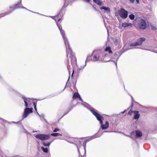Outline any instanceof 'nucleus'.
<instances>
[{"instance_id":"f257e3e1","label":"nucleus","mask_w":157,"mask_h":157,"mask_svg":"<svg viewBox=\"0 0 157 157\" xmlns=\"http://www.w3.org/2000/svg\"><path fill=\"white\" fill-rule=\"evenodd\" d=\"M66 48V52L67 57V59L65 62V63L67 66L68 70L70 73V65H69V60L68 58V56L71 58V61L72 63H76V58L74 54L72 52V49L70 47V44L68 41L64 43Z\"/></svg>"},{"instance_id":"f03ea898","label":"nucleus","mask_w":157,"mask_h":157,"mask_svg":"<svg viewBox=\"0 0 157 157\" xmlns=\"http://www.w3.org/2000/svg\"><path fill=\"white\" fill-rule=\"evenodd\" d=\"M91 111L93 114L96 117L97 120L100 121L101 128L102 130L106 129L109 128V123L108 121H106L104 124L103 123V121L104 120V118L102 116L95 110H92Z\"/></svg>"},{"instance_id":"7ed1b4c3","label":"nucleus","mask_w":157,"mask_h":157,"mask_svg":"<svg viewBox=\"0 0 157 157\" xmlns=\"http://www.w3.org/2000/svg\"><path fill=\"white\" fill-rule=\"evenodd\" d=\"M138 21L137 26L140 29H145L147 28V23L145 21L139 17L135 19V21Z\"/></svg>"},{"instance_id":"20e7f679","label":"nucleus","mask_w":157,"mask_h":157,"mask_svg":"<svg viewBox=\"0 0 157 157\" xmlns=\"http://www.w3.org/2000/svg\"><path fill=\"white\" fill-rule=\"evenodd\" d=\"M117 14L123 19H125L128 16V12L123 8H121L120 10H118L116 13V15Z\"/></svg>"},{"instance_id":"39448f33","label":"nucleus","mask_w":157,"mask_h":157,"mask_svg":"<svg viewBox=\"0 0 157 157\" xmlns=\"http://www.w3.org/2000/svg\"><path fill=\"white\" fill-rule=\"evenodd\" d=\"M145 40L146 38H145L141 37L139 38L137 40L136 42L131 44L130 46L131 47H133L141 45L143 42L145 41Z\"/></svg>"},{"instance_id":"423d86ee","label":"nucleus","mask_w":157,"mask_h":157,"mask_svg":"<svg viewBox=\"0 0 157 157\" xmlns=\"http://www.w3.org/2000/svg\"><path fill=\"white\" fill-rule=\"evenodd\" d=\"M35 137L39 140H44L49 139L50 135L46 134H39L36 135Z\"/></svg>"},{"instance_id":"0eeeda50","label":"nucleus","mask_w":157,"mask_h":157,"mask_svg":"<svg viewBox=\"0 0 157 157\" xmlns=\"http://www.w3.org/2000/svg\"><path fill=\"white\" fill-rule=\"evenodd\" d=\"M63 16L62 11L60 10L56 15L55 16H53L52 18L54 19L56 21H57L58 22H59V21H61L62 19Z\"/></svg>"},{"instance_id":"6e6552de","label":"nucleus","mask_w":157,"mask_h":157,"mask_svg":"<svg viewBox=\"0 0 157 157\" xmlns=\"http://www.w3.org/2000/svg\"><path fill=\"white\" fill-rule=\"evenodd\" d=\"M33 108H29L26 107L24 110L23 117L24 118L26 117L29 113H33Z\"/></svg>"},{"instance_id":"1a4fd4ad","label":"nucleus","mask_w":157,"mask_h":157,"mask_svg":"<svg viewBox=\"0 0 157 157\" xmlns=\"http://www.w3.org/2000/svg\"><path fill=\"white\" fill-rule=\"evenodd\" d=\"M22 6L21 2L19 1L17 3L14 5L13 6V7H10V8L12 9V10H15L18 9L20 8H23L24 9H27L25 7H22Z\"/></svg>"},{"instance_id":"9d476101","label":"nucleus","mask_w":157,"mask_h":157,"mask_svg":"<svg viewBox=\"0 0 157 157\" xmlns=\"http://www.w3.org/2000/svg\"><path fill=\"white\" fill-rule=\"evenodd\" d=\"M91 56L92 57V59L93 61H96L99 60L100 58L99 54L98 53H95V52L94 51Z\"/></svg>"},{"instance_id":"9b49d317","label":"nucleus","mask_w":157,"mask_h":157,"mask_svg":"<svg viewBox=\"0 0 157 157\" xmlns=\"http://www.w3.org/2000/svg\"><path fill=\"white\" fill-rule=\"evenodd\" d=\"M23 99L24 100L25 106L26 107H29V105H30L31 104L30 101V99L27 98H24Z\"/></svg>"},{"instance_id":"f8f14e48","label":"nucleus","mask_w":157,"mask_h":157,"mask_svg":"<svg viewBox=\"0 0 157 157\" xmlns=\"http://www.w3.org/2000/svg\"><path fill=\"white\" fill-rule=\"evenodd\" d=\"M60 33L63 37V39L64 40V43L68 41V40L67 38L65 36V33L64 31L62 29L59 30Z\"/></svg>"},{"instance_id":"ddd939ff","label":"nucleus","mask_w":157,"mask_h":157,"mask_svg":"<svg viewBox=\"0 0 157 157\" xmlns=\"http://www.w3.org/2000/svg\"><path fill=\"white\" fill-rule=\"evenodd\" d=\"M133 112L134 113V119L135 120H138L140 117V114L139 112L137 111H133Z\"/></svg>"},{"instance_id":"4468645a","label":"nucleus","mask_w":157,"mask_h":157,"mask_svg":"<svg viewBox=\"0 0 157 157\" xmlns=\"http://www.w3.org/2000/svg\"><path fill=\"white\" fill-rule=\"evenodd\" d=\"M135 133H136V138L141 137L142 136V132L140 131H138V130L135 131Z\"/></svg>"},{"instance_id":"2eb2a0df","label":"nucleus","mask_w":157,"mask_h":157,"mask_svg":"<svg viewBox=\"0 0 157 157\" xmlns=\"http://www.w3.org/2000/svg\"><path fill=\"white\" fill-rule=\"evenodd\" d=\"M122 26L124 28H126L129 26H132V24L130 23L125 22L122 23Z\"/></svg>"},{"instance_id":"dca6fc26","label":"nucleus","mask_w":157,"mask_h":157,"mask_svg":"<svg viewBox=\"0 0 157 157\" xmlns=\"http://www.w3.org/2000/svg\"><path fill=\"white\" fill-rule=\"evenodd\" d=\"M105 51L106 52H108L109 54H112L113 53V52L111 50V47L109 46H108L106 47L105 49Z\"/></svg>"},{"instance_id":"f3484780","label":"nucleus","mask_w":157,"mask_h":157,"mask_svg":"<svg viewBox=\"0 0 157 157\" xmlns=\"http://www.w3.org/2000/svg\"><path fill=\"white\" fill-rule=\"evenodd\" d=\"M93 2L99 6L102 5V1L100 0H93Z\"/></svg>"},{"instance_id":"a211bd4d","label":"nucleus","mask_w":157,"mask_h":157,"mask_svg":"<svg viewBox=\"0 0 157 157\" xmlns=\"http://www.w3.org/2000/svg\"><path fill=\"white\" fill-rule=\"evenodd\" d=\"M78 97H79V94L78 93L75 92L73 94L72 98L74 99L76 98H78Z\"/></svg>"},{"instance_id":"6ab92c4d","label":"nucleus","mask_w":157,"mask_h":157,"mask_svg":"<svg viewBox=\"0 0 157 157\" xmlns=\"http://www.w3.org/2000/svg\"><path fill=\"white\" fill-rule=\"evenodd\" d=\"M100 9L102 10H104L105 11H106L107 12H110V10L109 8L106 7H100Z\"/></svg>"},{"instance_id":"aec40b11","label":"nucleus","mask_w":157,"mask_h":157,"mask_svg":"<svg viewBox=\"0 0 157 157\" xmlns=\"http://www.w3.org/2000/svg\"><path fill=\"white\" fill-rule=\"evenodd\" d=\"M95 138V137L94 136H92L89 137L86 140L85 142H87L90 141L91 140Z\"/></svg>"},{"instance_id":"412c9836","label":"nucleus","mask_w":157,"mask_h":157,"mask_svg":"<svg viewBox=\"0 0 157 157\" xmlns=\"http://www.w3.org/2000/svg\"><path fill=\"white\" fill-rule=\"evenodd\" d=\"M41 149L45 153H48V151L47 148H45L43 147H41Z\"/></svg>"},{"instance_id":"4be33fe9","label":"nucleus","mask_w":157,"mask_h":157,"mask_svg":"<svg viewBox=\"0 0 157 157\" xmlns=\"http://www.w3.org/2000/svg\"><path fill=\"white\" fill-rule=\"evenodd\" d=\"M56 24L57 25V26L59 29V30L62 29V27L60 24H59V22H58L57 21H56Z\"/></svg>"},{"instance_id":"5701e85b","label":"nucleus","mask_w":157,"mask_h":157,"mask_svg":"<svg viewBox=\"0 0 157 157\" xmlns=\"http://www.w3.org/2000/svg\"><path fill=\"white\" fill-rule=\"evenodd\" d=\"M51 143V142H48L47 143H46L44 142H43V144L45 146H48L49 147Z\"/></svg>"},{"instance_id":"b1692460","label":"nucleus","mask_w":157,"mask_h":157,"mask_svg":"<svg viewBox=\"0 0 157 157\" xmlns=\"http://www.w3.org/2000/svg\"><path fill=\"white\" fill-rule=\"evenodd\" d=\"M129 17L130 19L131 20H134L135 18V15L133 14H130L129 15Z\"/></svg>"},{"instance_id":"393cba45","label":"nucleus","mask_w":157,"mask_h":157,"mask_svg":"<svg viewBox=\"0 0 157 157\" xmlns=\"http://www.w3.org/2000/svg\"><path fill=\"white\" fill-rule=\"evenodd\" d=\"M51 135L52 136H60L61 135L60 134L58 133H52Z\"/></svg>"},{"instance_id":"a878e982","label":"nucleus","mask_w":157,"mask_h":157,"mask_svg":"<svg viewBox=\"0 0 157 157\" xmlns=\"http://www.w3.org/2000/svg\"><path fill=\"white\" fill-rule=\"evenodd\" d=\"M132 106L133 105H132ZM132 108H131V109H130V110L129 111V112H128V114L130 116H131L132 114V113L133 112V111H132Z\"/></svg>"},{"instance_id":"bb28decb","label":"nucleus","mask_w":157,"mask_h":157,"mask_svg":"<svg viewBox=\"0 0 157 157\" xmlns=\"http://www.w3.org/2000/svg\"><path fill=\"white\" fill-rule=\"evenodd\" d=\"M36 104H37L36 102H33V105L34 106V108L35 110L36 111V110H37V109H36Z\"/></svg>"},{"instance_id":"cd10ccee","label":"nucleus","mask_w":157,"mask_h":157,"mask_svg":"<svg viewBox=\"0 0 157 157\" xmlns=\"http://www.w3.org/2000/svg\"><path fill=\"white\" fill-rule=\"evenodd\" d=\"M59 131V129L58 128H55L53 130V132H56L58 131Z\"/></svg>"},{"instance_id":"c85d7f7f","label":"nucleus","mask_w":157,"mask_h":157,"mask_svg":"<svg viewBox=\"0 0 157 157\" xmlns=\"http://www.w3.org/2000/svg\"><path fill=\"white\" fill-rule=\"evenodd\" d=\"M151 29L153 30H155L156 29V28L155 27L151 26Z\"/></svg>"},{"instance_id":"c756f323","label":"nucleus","mask_w":157,"mask_h":157,"mask_svg":"<svg viewBox=\"0 0 157 157\" xmlns=\"http://www.w3.org/2000/svg\"><path fill=\"white\" fill-rule=\"evenodd\" d=\"M135 0H129V1L132 3H134Z\"/></svg>"},{"instance_id":"7c9ffc66","label":"nucleus","mask_w":157,"mask_h":157,"mask_svg":"<svg viewBox=\"0 0 157 157\" xmlns=\"http://www.w3.org/2000/svg\"><path fill=\"white\" fill-rule=\"evenodd\" d=\"M74 70L73 69V71H72V75H71V77H72L73 75L74 74Z\"/></svg>"},{"instance_id":"2f4dec72","label":"nucleus","mask_w":157,"mask_h":157,"mask_svg":"<svg viewBox=\"0 0 157 157\" xmlns=\"http://www.w3.org/2000/svg\"><path fill=\"white\" fill-rule=\"evenodd\" d=\"M136 1L137 3H139V0H136Z\"/></svg>"},{"instance_id":"473e14b6","label":"nucleus","mask_w":157,"mask_h":157,"mask_svg":"<svg viewBox=\"0 0 157 157\" xmlns=\"http://www.w3.org/2000/svg\"><path fill=\"white\" fill-rule=\"evenodd\" d=\"M78 98H79V99L81 101L82 100V98H81L80 97V96L79 95V97H78Z\"/></svg>"},{"instance_id":"72a5a7b5","label":"nucleus","mask_w":157,"mask_h":157,"mask_svg":"<svg viewBox=\"0 0 157 157\" xmlns=\"http://www.w3.org/2000/svg\"><path fill=\"white\" fill-rule=\"evenodd\" d=\"M91 0H86V1L87 2H89Z\"/></svg>"},{"instance_id":"f704fd0d","label":"nucleus","mask_w":157,"mask_h":157,"mask_svg":"<svg viewBox=\"0 0 157 157\" xmlns=\"http://www.w3.org/2000/svg\"><path fill=\"white\" fill-rule=\"evenodd\" d=\"M3 15V14H0V15H2V16H5V15H6V14H5V15H3V16H2V15Z\"/></svg>"},{"instance_id":"c9c22d12","label":"nucleus","mask_w":157,"mask_h":157,"mask_svg":"<svg viewBox=\"0 0 157 157\" xmlns=\"http://www.w3.org/2000/svg\"><path fill=\"white\" fill-rule=\"evenodd\" d=\"M79 157H84L83 156L80 155L79 156Z\"/></svg>"},{"instance_id":"e433bc0d","label":"nucleus","mask_w":157,"mask_h":157,"mask_svg":"<svg viewBox=\"0 0 157 157\" xmlns=\"http://www.w3.org/2000/svg\"><path fill=\"white\" fill-rule=\"evenodd\" d=\"M66 113H65V114H64L63 115V116H64V115H66Z\"/></svg>"},{"instance_id":"4c0bfd02","label":"nucleus","mask_w":157,"mask_h":157,"mask_svg":"<svg viewBox=\"0 0 157 157\" xmlns=\"http://www.w3.org/2000/svg\"><path fill=\"white\" fill-rule=\"evenodd\" d=\"M133 133H134V132H132V134Z\"/></svg>"},{"instance_id":"58836bf2","label":"nucleus","mask_w":157,"mask_h":157,"mask_svg":"<svg viewBox=\"0 0 157 157\" xmlns=\"http://www.w3.org/2000/svg\"><path fill=\"white\" fill-rule=\"evenodd\" d=\"M12 11H10V13Z\"/></svg>"}]
</instances>
